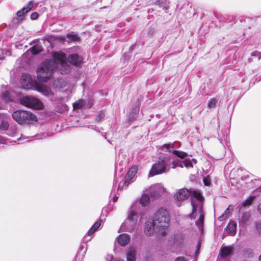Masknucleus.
Masks as SVG:
<instances>
[{"label": "nucleus", "mask_w": 261, "mask_h": 261, "mask_svg": "<svg viewBox=\"0 0 261 261\" xmlns=\"http://www.w3.org/2000/svg\"><path fill=\"white\" fill-rule=\"evenodd\" d=\"M54 60H47L40 64L37 70V77L40 82H46L52 76L55 69H59L62 74L70 71V67L66 62V55L63 52L55 53Z\"/></svg>", "instance_id": "f257e3e1"}, {"label": "nucleus", "mask_w": 261, "mask_h": 261, "mask_svg": "<svg viewBox=\"0 0 261 261\" xmlns=\"http://www.w3.org/2000/svg\"><path fill=\"white\" fill-rule=\"evenodd\" d=\"M191 195L196 200L192 199L191 204L192 213L189 215L191 219H196L198 217V220L196 222V225L200 228L202 227L204 220V214L202 211L203 197L200 191L198 190H190Z\"/></svg>", "instance_id": "f03ea898"}, {"label": "nucleus", "mask_w": 261, "mask_h": 261, "mask_svg": "<svg viewBox=\"0 0 261 261\" xmlns=\"http://www.w3.org/2000/svg\"><path fill=\"white\" fill-rule=\"evenodd\" d=\"M153 220L156 224V229L158 233L165 236L168 232L170 225V217L168 212L163 208L158 210L154 216Z\"/></svg>", "instance_id": "7ed1b4c3"}, {"label": "nucleus", "mask_w": 261, "mask_h": 261, "mask_svg": "<svg viewBox=\"0 0 261 261\" xmlns=\"http://www.w3.org/2000/svg\"><path fill=\"white\" fill-rule=\"evenodd\" d=\"M170 156L160 157L158 161L152 166L149 172V175L152 176L167 172L170 169Z\"/></svg>", "instance_id": "20e7f679"}, {"label": "nucleus", "mask_w": 261, "mask_h": 261, "mask_svg": "<svg viewBox=\"0 0 261 261\" xmlns=\"http://www.w3.org/2000/svg\"><path fill=\"white\" fill-rule=\"evenodd\" d=\"M173 153L179 158H175L171 161L172 168H175L177 167H182L184 166L187 168H192L193 164L197 163V161L195 159H184L187 156L185 152L174 150Z\"/></svg>", "instance_id": "39448f33"}, {"label": "nucleus", "mask_w": 261, "mask_h": 261, "mask_svg": "<svg viewBox=\"0 0 261 261\" xmlns=\"http://www.w3.org/2000/svg\"><path fill=\"white\" fill-rule=\"evenodd\" d=\"M12 118L19 124H27L31 121H37V118L32 113L23 110L14 111L12 114Z\"/></svg>", "instance_id": "423d86ee"}, {"label": "nucleus", "mask_w": 261, "mask_h": 261, "mask_svg": "<svg viewBox=\"0 0 261 261\" xmlns=\"http://www.w3.org/2000/svg\"><path fill=\"white\" fill-rule=\"evenodd\" d=\"M20 102L26 107L36 109H41L43 106L39 99L33 96L23 97L20 99Z\"/></svg>", "instance_id": "0eeeda50"}, {"label": "nucleus", "mask_w": 261, "mask_h": 261, "mask_svg": "<svg viewBox=\"0 0 261 261\" xmlns=\"http://www.w3.org/2000/svg\"><path fill=\"white\" fill-rule=\"evenodd\" d=\"M138 219L137 212L136 211V205H132L130 208L127 218L124 222L128 229H133L135 226Z\"/></svg>", "instance_id": "6e6552de"}, {"label": "nucleus", "mask_w": 261, "mask_h": 261, "mask_svg": "<svg viewBox=\"0 0 261 261\" xmlns=\"http://www.w3.org/2000/svg\"><path fill=\"white\" fill-rule=\"evenodd\" d=\"M190 194V190L186 188H182L177 190L174 195V198L177 202V205L179 206L180 205L179 202L187 199Z\"/></svg>", "instance_id": "1a4fd4ad"}, {"label": "nucleus", "mask_w": 261, "mask_h": 261, "mask_svg": "<svg viewBox=\"0 0 261 261\" xmlns=\"http://www.w3.org/2000/svg\"><path fill=\"white\" fill-rule=\"evenodd\" d=\"M165 189L161 184H156L150 187L149 193L151 197L156 198L164 192Z\"/></svg>", "instance_id": "9d476101"}, {"label": "nucleus", "mask_w": 261, "mask_h": 261, "mask_svg": "<svg viewBox=\"0 0 261 261\" xmlns=\"http://www.w3.org/2000/svg\"><path fill=\"white\" fill-rule=\"evenodd\" d=\"M156 228L155 221L153 219L147 220L144 225V232L147 236H151L153 234Z\"/></svg>", "instance_id": "9b49d317"}, {"label": "nucleus", "mask_w": 261, "mask_h": 261, "mask_svg": "<svg viewBox=\"0 0 261 261\" xmlns=\"http://www.w3.org/2000/svg\"><path fill=\"white\" fill-rule=\"evenodd\" d=\"M138 171V167L136 166L131 167L128 171L125 177L124 184H129L130 181L134 178L136 174Z\"/></svg>", "instance_id": "f8f14e48"}, {"label": "nucleus", "mask_w": 261, "mask_h": 261, "mask_svg": "<svg viewBox=\"0 0 261 261\" xmlns=\"http://www.w3.org/2000/svg\"><path fill=\"white\" fill-rule=\"evenodd\" d=\"M68 60L71 64L74 66H78L82 63L83 58L82 57L75 54L69 55L68 58Z\"/></svg>", "instance_id": "ddd939ff"}, {"label": "nucleus", "mask_w": 261, "mask_h": 261, "mask_svg": "<svg viewBox=\"0 0 261 261\" xmlns=\"http://www.w3.org/2000/svg\"><path fill=\"white\" fill-rule=\"evenodd\" d=\"M130 236L124 233L120 234L117 238V242L118 243L122 246H125L130 240Z\"/></svg>", "instance_id": "4468645a"}, {"label": "nucleus", "mask_w": 261, "mask_h": 261, "mask_svg": "<svg viewBox=\"0 0 261 261\" xmlns=\"http://www.w3.org/2000/svg\"><path fill=\"white\" fill-rule=\"evenodd\" d=\"M237 224L235 222H230L226 227V231L227 233L233 236L236 232Z\"/></svg>", "instance_id": "2eb2a0df"}, {"label": "nucleus", "mask_w": 261, "mask_h": 261, "mask_svg": "<svg viewBox=\"0 0 261 261\" xmlns=\"http://www.w3.org/2000/svg\"><path fill=\"white\" fill-rule=\"evenodd\" d=\"M136 250L134 247H131L128 249L126 254L127 261H136Z\"/></svg>", "instance_id": "dca6fc26"}, {"label": "nucleus", "mask_w": 261, "mask_h": 261, "mask_svg": "<svg viewBox=\"0 0 261 261\" xmlns=\"http://www.w3.org/2000/svg\"><path fill=\"white\" fill-rule=\"evenodd\" d=\"M232 253V247L230 246H226L223 247L221 249L220 256L223 258H225Z\"/></svg>", "instance_id": "f3484780"}, {"label": "nucleus", "mask_w": 261, "mask_h": 261, "mask_svg": "<svg viewBox=\"0 0 261 261\" xmlns=\"http://www.w3.org/2000/svg\"><path fill=\"white\" fill-rule=\"evenodd\" d=\"M38 91L45 96H51L53 95L50 88L45 86H40L38 88Z\"/></svg>", "instance_id": "a211bd4d"}, {"label": "nucleus", "mask_w": 261, "mask_h": 261, "mask_svg": "<svg viewBox=\"0 0 261 261\" xmlns=\"http://www.w3.org/2000/svg\"><path fill=\"white\" fill-rule=\"evenodd\" d=\"M139 111V107L138 106L135 107V108H133L130 113L128 115V120L130 121L134 120L138 116V114Z\"/></svg>", "instance_id": "6ab92c4d"}, {"label": "nucleus", "mask_w": 261, "mask_h": 261, "mask_svg": "<svg viewBox=\"0 0 261 261\" xmlns=\"http://www.w3.org/2000/svg\"><path fill=\"white\" fill-rule=\"evenodd\" d=\"M22 85L24 88H29L28 84H30V78L28 74H23L21 78Z\"/></svg>", "instance_id": "aec40b11"}, {"label": "nucleus", "mask_w": 261, "mask_h": 261, "mask_svg": "<svg viewBox=\"0 0 261 261\" xmlns=\"http://www.w3.org/2000/svg\"><path fill=\"white\" fill-rule=\"evenodd\" d=\"M101 220H99L93 225L88 232V236L92 234L101 225Z\"/></svg>", "instance_id": "412c9836"}, {"label": "nucleus", "mask_w": 261, "mask_h": 261, "mask_svg": "<svg viewBox=\"0 0 261 261\" xmlns=\"http://www.w3.org/2000/svg\"><path fill=\"white\" fill-rule=\"evenodd\" d=\"M184 237L182 234H177L174 238V243L175 245L180 246L184 242Z\"/></svg>", "instance_id": "4be33fe9"}, {"label": "nucleus", "mask_w": 261, "mask_h": 261, "mask_svg": "<svg viewBox=\"0 0 261 261\" xmlns=\"http://www.w3.org/2000/svg\"><path fill=\"white\" fill-rule=\"evenodd\" d=\"M150 199L148 195L147 194H143L140 200V203L143 206H146L149 203Z\"/></svg>", "instance_id": "5701e85b"}, {"label": "nucleus", "mask_w": 261, "mask_h": 261, "mask_svg": "<svg viewBox=\"0 0 261 261\" xmlns=\"http://www.w3.org/2000/svg\"><path fill=\"white\" fill-rule=\"evenodd\" d=\"M174 148L173 144L171 143L165 144L163 145L158 146V148L159 150H163L166 151H168L169 152H171V151L170 150V149H172Z\"/></svg>", "instance_id": "b1692460"}, {"label": "nucleus", "mask_w": 261, "mask_h": 261, "mask_svg": "<svg viewBox=\"0 0 261 261\" xmlns=\"http://www.w3.org/2000/svg\"><path fill=\"white\" fill-rule=\"evenodd\" d=\"M156 3L158 4L160 8H162L165 10H167L169 8L168 2L167 0H159Z\"/></svg>", "instance_id": "393cba45"}, {"label": "nucleus", "mask_w": 261, "mask_h": 261, "mask_svg": "<svg viewBox=\"0 0 261 261\" xmlns=\"http://www.w3.org/2000/svg\"><path fill=\"white\" fill-rule=\"evenodd\" d=\"M54 84L60 88H63L66 86L67 83L64 80L59 79L55 81Z\"/></svg>", "instance_id": "a878e982"}, {"label": "nucleus", "mask_w": 261, "mask_h": 261, "mask_svg": "<svg viewBox=\"0 0 261 261\" xmlns=\"http://www.w3.org/2000/svg\"><path fill=\"white\" fill-rule=\"evenodd\" d=\"M30 51L33 55H36L42 51V47L40 45H34L30 48Z\"/></svg>", "instance_id": "bb28decb"}, {"label": "nucleus", "mask_w": 261, "mask_h": 261, "mask_svg": "<svg viewBox=\"0 0 261 261\" xmlns=\"http://www.w3.org/2000/svg\"><path fill=\"white\" fill-rule=\"evenodd\" d=\"M67 38L68 39L67 41L68 42H70L71 41H78L79 40V37L77 36V35L74 34L73 33L68 34L67 36Z\"/></svg>", "instance_id": "cd10ccee"}, {"label": "nucleus", "mask_w": 261, "mask_h": 261, "mask_svg": "<svg viewBox=\"0 0 261 261\" xmlns=\"http://www.w3.org/2000/svg\"><path fill=\"white\" fill-rule=\"evenodd\" d=\"M85 105V101L83 99L76 101L73 103V107L74 109H80Z\"/></svg>", "instance_id": "c85d7f7f"}, {"label": "nucleus", "mask_w": 261, "mask_h": 261, "mask_svg": "<svg viewBox=\"0 0 261 261\" xmlns=\"http://www.w3.org/2000/svg\"><path fill=\"white\" fill-rule=\"evenodd\" d=\"M249 219L250 215L248 213H243L240 220V223H245L249 221Z\"/></svg>", "instance_id": "c756f323"}, {"label": "nucleus", "mask_w": 261, "mask_h": 261, "mask_svg": "<svg viewBox=\"0 0 261 261\" xmlns=\"http://www.w3.org/2000/svg\"><path fill=\"white\" fill-rule=\"evenodd\" d=\"M218 102V100L216 98H213L211 99L207 104V107L209 109L215 108Z\"/></svg>", "instance_id": "7c9ffc66"}, {"label": "nucleus", "mask_w": 261, "mask_h": 261, "mask_svg": "<svg viewBox=\"0 0 261 261\" xmlns=\"http://www.w3.org/2000/svg\"><path fill=\"white\" fill-rule=\"evenodd\" d=\"M2 98L3 99L5 100L6 102H9L12 101V99L9 95V92L6 91L3 93L2 94Z\"/></svg>", "instance_id": "2f4dec72"}, {"label": "nucleus", "mask_w": 261, "mask_h": 261, "mask_svg": "<svg viewBox=\"0 0 261 261\" xmlns=\"http://www.w3.org/2000/svg\"><path fill=\"white\" fill-rule=\"evenodd\" d=\"M9 124L7 121L3 120L2 121L0 125V128L3 130H7L9 128Z\"/></svg>", "instance_id": "473e14b6"}, {"label": "nucleus", "mask_w": 261, "mask_h": 261, "mask_svg": "<svg viewBox=\"0 0 261 261\" xmlns=\"http://www.w3.org/2000/svg\"><path fill=\"white\" fill-rule=\"evenodd\" d=\"M34 6V2L33 1H30L28 3L27 5L23 7L24 9L26 10L27 12H29L31 11Z\"/></svg>", "instance_id": "72a5a7b5"}, {"label": "nucleus", "mask_w": 261, "mask_h": 261, "mask_svg": "<svg viewBox=\"0 0 261 261\" xmlns=\"http://www.w3.org/2000/svg\"><path fill=\"white\" fill-rule=\"evenodd\" d=\"M251 56L254 58H257L258 60L261 59V52L258 51H254L251 53Z\"/></svg>", "instance_id": "f704fd0d"}, {"label": "nucleus", "mask_w": 261, "mask_h": 261, "mask_svg": "<svg viewBox=\"0 0 261 261\" xmlns=\"http://www.w3.org/2000/svg\"><path fill=\"white\" fill-rule=\"evenodd\" d=\"M253 200V197H250L247 199L242 204L243 206H246L249 205Z\"/></svg>", "instance_id": "c9c22d12"}, {"label": "nucleus", "mask_w": 261, "mask_h": 261, "mask_svg": "<svg viewBox=\"0 0 261 261\" xmlns=\"http://www.w3.org/2000/svg\"><path fill=\"white\" fill-rule=\"evenodd\" d=\"M104 117L105 113L102 111H100L96 116V120L98 122L100 121Z\"/></svg>", "instance_id": "e433bc0d"}, {"label": "nucleus", "mask_w": 261, "mask_h": 261, "mask_svg": "<svg viewBox=\"0 0 261 261\" xmlns=\"http://www.w3.org/2000/svg\"><path fill=\"white\" fill-rule=\"evenodd\" d=\"M230 208L231 210L233 209V207H232L231 205H229L228 206V207L225 211L224 214L219 217V219L222 220L223 218L225 217V215H227L228 213H229V210Z\"/></svg>", "instance_id": "4c0bfd02"}, {"label": "nucleus", "mask_w": 261, "mask_h": 261, "mask_svg": "<svg viewBox=\"0 0 261 261\" xmlns=\"http://www.w3.org/2000/svg\"><path fill=\"white\" fill-rule=\"evenodd\" d=\"M27 13H28V12L23 8L17 12V15L18 17H22Z\"/></svg>", "instance_id": "58836bf2"}, {"label": "nucleus", "mask_w": 261, "mask_h": 261, "mask_svg": "<svg viewBox=\"0 0 261 261\" xmlns=\"http://www.w3.org/2000/svg\"><path fill=\"white\" fill-rule=\"evenodd\" d=\"M39 14L37 12H33L31 14V19L32 20H35L38 18Z\"/></svg>", "instance_id": "ea45409f"}, {"label": "nucleus", "mask_w": 261, "mask_h": 261, "mask_svg": "<svg viewBox=\"0 0 261 261\" xmlns=\"http://www.w3.org/2000/svg\"><path fill=\"white\" fill-rule=\"evenodd\" d=\"M256 227L258 231L261 232V222L256 223Z\"/></svg>", "instance_id": "a19ab883"}, {"label": "nucleus", "mask_w": 261, "mask_h": 261, "mask_svg": "<svg viewBox=\"0 0 261 261\" xmlns=\"http://www.w3.org/2000/svg\"><path fill=\"white\" fill-rule=\"evenodd\" d=\"M174 261H187L184 257L180 256L177 257Z\"/></svg>", "instance_id": "79ce46f5"}, {"label": "nucleus", "mask_w": 261, "mask_h": 261, "mask_svg": "<svg viewBox=\"0 0 261 261\" xmlns=\"http://www.w3.org/2000/svg\"><path fill=\"white\" fill-rule=\"evenodd\" d=\"M203 182H204V184L205 186H208L209 184H210V180L208 179L204 178L203 179Z\"/></svg>", "instance_id": "37998d69"}, {"label": "nucleus", "mask_w": 261, "mask_h": 261, "mask_svg": "<svg viewBox=\"0 0 261 261\" xmlns=\"http://www.w3.org/2000/svg\"><path fill=\"white\" fill-rule=\"evenodd\" d=\"M257 210L260 214H261V204L258 205Z\"/></svg>", "instance_id": "c03bdc74"}, {"label": "nucleus", "mask_w": 261, "mask_h": 261, "mask_svg": "<svg viewBox=\"0 0 261 261\" xmlns=\"http://www.w3.org/2000/svg\"><path fill=\"white\" fill-rule=\"evenodd\" d=\"M5 58V56L4 54L0 55V59L4 60Z\"/></svg>", "instance_id": "a18cd8bd"}, {"label": "nucleus", "mask_w": 261, "mask_h": 261, "mask_svg": "<svg viewBox=\"0 0 261 261\" xmlns=\"http://www.w3.org/2000/svg\"><path fill=\"white\" fill-rule=\"evenodd\" d=\"M117 199H118V197H117V196H115V197L113 198V202H115L117 201Z\"/></svg>", "instance_id": "49530a36"}, {"label": "nucleus", "mask_w": 261, "mask_h": 261, "mask_svg": "<svg viewBox=\"0 0 261 261\" xmlns=\"http://www.w3.org/2000/svg\"><path fill=\"white\" fill-rule=\"evenodd\" d=\"M6 55L8 56L11 55V52L10 51H6Z\"/></svg>", "instance_id": "de8ad7c7"}, {"label": "nucleus", "mask_w": 261, "mask_h": 261, "mask_svg": "<svg viewBox=\"0 0 261 261\" xmlns=\"http://www.w3.org/2000/svg\"><path fill=\"white\" fill-rule=\"evenodd\" d=\"M66 40V39L65 38H62V39L61 40V41H62L63 42L65 41Z\"/></svg>", "instance_id": "09e8293b"}, {"label": "nucleus", "mask_w": 261, "mask_h": 261, "mask_svg": "<svg viewBox=\"0 0 261 261\" xmlns=\"http://www.w3.org/2000/svg\"><path fill=\"white\" fill-rule=\"evenodd\" d=\"M259 261H261V255L259 257Z\"/></svg>", "instance_id": "8fccbe9b"}, {"label": "nucleus", "mask_w": 261, "mask_h": 261, "mask_svg": "<svg viewBox=\"0 0 261 261\" xmlns=\"http://www.w3.org/2000/svg\"><path fill=\"white\" fill-rule=\"evenodd\" d=\"M249 62H251V59H249Z\"/></svg>", "instance_id": "3c124183"}]
</instances>
